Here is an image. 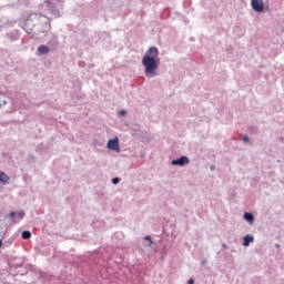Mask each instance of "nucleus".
I'll use <instances>...</instances> for the list:
<instances>
[{
    "label": "nucleus",
    "instance_id": "obj_23",
    "mask_svg": "<svg viewBox=\"0 0 284 284\" xmlns=\"http://www.w3.org/2000/svg\"><path fill=\"white\" fill-rule=\"evenodd\" d=\"M187 283L189 284H194V278H190Z\"/></svg>",
    "mask_w": 284,
    "mask_h": 284
},
{
    "label": "nucleus",
    "instance_id": "obj_29",
    "mask_svg": "<svg viewBox=\"0 0 284 284\" xmlns=\"http://www.w3.org/2000/svg\"><path fill=\"white\" fill-rule=\"evenodd\" d=\"M254 132H256V128H253Z\"/></svg>",
    "mask_w": 284,
    "mask_h": 284
},
{
    "label": "nucleus",
    "instance_id": "obj_6",
    "mask_svg": "<svg viewBox=\"0 0 284 284\" xmlns=\"http://www.w3.org/2000/svg\"><path fill=\"white\" fill-rule=\"evenodd\" d=\"M51 52H54V50H57V48H59V40L57 39V37H52L49 41H48V45Z\"/></svg>",
    "mask_w": 284,
    "mask_h": 284
},
{
    "label": "nucleus",
    "instance_id": "obj_1",
    "mask_svg": "<svg viewBox=\"0 0 284 284\" xmlns=\"http://www.w3.org/2000/svg\"><path fill=\"white\" fill-rule=\"evenodd\" d=\"M142 65L144 67V74L148 79H154L159 73V65H161V59L159 58V48L151 47L142 58Z\"/></svg>",
    "mask_w": 284,
    "mask_h": 284
},
{
    "label": "nucleus",
    "instance_id": "obj_28",
    "mask_svg": "<svg viewBox=\"0 0 284 284\" xmlns=\"http://www.w3.org/2000/svg\"><path fill=\"white\" fill-rule=\"evenodd\" d=\"M275 246H276V247H281V245H278V244H276Z\"/></svg>",
    "mask_w": 284,
    "mask_h": 284
},
{
    "label": "nucleus",
    "instance_id": "obj_21",
    "mask_svg": "<svg viewBox=\"0 0 284 284\" xmlns=\"http://www.w3.org/2000/svg\"><path fill=\"white\" fill-rule=\"evenodd\" d=\"M210 170H211V172H214V171L216 170V166L211 165V166H210Z\"/></svg>",
    "mask_w": 284,
    "mask_h": 284
},
{
    "label": "nucleus",
    "instance_id": "obj_13",
    "mask_svg": "<svg viewBox=\"0 0 284 284\" xmlns=\"http://www.w3.org/2000/svg\"><path fill=\"white\" fill-rule=\"evenodd\" d=\"M16 214H17L18 219H20V220L26 219V212H23V211H20V212L16 213Z\"/></svg>",
    "mask_w": 284,
    "mask_h": 284
},
{
    "label": "nucleus",
    "instance_id": "obj_9",
    "mask_svg": "<svg viewBox=\"0 0 284 284\" xmlns=\"http://www.w3.org/2000/svg\"><path fill=\"white\" fill-rule=\"evenodd\" d=\"M243 219L250 223V225L254 224V214L250 213V212H245L243 215Z\"/></svg>",
    "mask_w": 284,
    "mask_h": 284
},
{
    "label": "nucleus",
    "instance_id": "obj_25",
    "mask_svg": "<svg viewBox=\"0 0 284 284\" xmlns=\"http://www.w3.org/2000/svg\"><path fill=\"white\" fill-rule=\"evenodd\" d=\"M145 139H146V141H151V138H150V135H148Z\"/></svg>",
    "mask_w": 284,
    "mask_h": 284
},
{
    "label": "nucleus",
    "instance_id": "obj_27",
    "mask_svg": "<svg viewBox=\"0 0 284 284\" xmlns=\"http://www.w3.org/2000/svg\"><path fill=\"white\" fill-rule=\"evenodd\" d=\"M48 30H50V27H47V28H45V31H47V32H48Z\"/></svg>",
    "mask_w": 284,
    "mask_h": 284
},
{
    "label": "nucleus",
    "instance_id": "obj_18",
    "mask_svg": "<svg viewBox=\"0 0 284 284\" xmlns=\"http://www.w3.org/2000/svg\"><path fill=\"white\" fill-rule=\"evenodd\" d=\"M242 141H244V143H250V138L247 135H244L242 138Z\"/></svg>",
    "mask_w": 284,
    "mask_h": 284
},
{
    "label": "nucleus",
    "instance_id": "obj_20",
    "mask_svg": "<svg viewBox=\"0 0 284 284\" xmlns=\"http://www.w3.org/2000/svg\"><path fill=\"white\" fill-rule=\"evenodd\" d=\"M223 250H227V244L222 243V252H223Z\"/></svg>",
    "mask_w": 284,
    "mask_h": 284
},
{
    "label": "nucleus",
    "instance_id": "obj_10",
    "mask_svg": "<svg viewBox=\"0 0 284 284\" xmlns=\"http://www.w3.org/2000/svg\"><path fill=\"white\" fill-rule=\"evenodd\" d=\"M48 52H52L48 45L41 44L40 47H38L39 54H48Z\"/></svg>",
    "mask_w": 284,
    "mask_h": 284
},
{
    "label": "nucleus",
    "instance_id": "obj_24",
    "mask_svg": "<svg viewBox=\"0 0 284 284\" xmlns=\"http://www.w3.org/2000/svg\"><path fill=\"white\" fill-rule=\"evenodd\" d=\"M207 263V260H203L202 262H201V265H205Z\"/></svg>",
    "mask_w": 284,
    "mask_h": 284
},
{
    "label": "nucleus",
    "instance_id": "obj_22",
    "mask_svg": "<svg viewBox=\"0 0 284 284\" xmlns=\"http://www.w3.org/2000/svg\"><path fill=\"white\" fill-rule=\"evenodd\" d=\"M38 150H43V144H38Z\"/></svg>",
    "mask_w": 284,
    "mask_h": 284
},
{
    "label": "nucleus",
    "instance_id": "obj_17",
    "mask_svg": "<svg viewBox=\"0 0 284 284\" xmlns=\"http://www.w3.org/2000/svg\"><path fill=\"white\" fill-rule=\"evenodd\" d=\"M119 114H120L121 116H125V115L128 114V111H125V110H120V111H119Z\"/></svg>",
    "mask_w": 284,
    "mask_h": 284
},
{
    "label": "nucleus",
    "instance_id": "obj_26",
    "mask_svg": "<svg viewBox=\"0 0 284 284\" xmlns=\"http://www.w3.org/2000/svg\"><path fill=\"white\" fill-rule=\"evenodd\" d=\"M3 245V241L2 240H0V247Z\"/></svg>",
    "mask_w": 284,
    "mask_h": 284
},
{
    "label": "nucleus",
    "instance_id": "obj_3",
    "mask_svg": "<svg viewBox=\"0 0 284 284\" xmlns=\"http://www.w3.org/2000/svg\"><path fill=\"white\" fill-rule=\"evenodd\" d=\"M266 3H268V0H266ZM251 8L254 12H264L265 2L263 0H251Z\"/></svg>",
    "mask_w": 284,
    "mask_h": 284
},
{
    "label": "nucleus",
    "instance_id": "obj_2",
    "mask_svg": "<svg viewBox=\"0 0 284 284\" xmlns=\"http://www.w3.org/2000/svg\"><path fill=\"white\" fill-rule=\"evenodd\" d=\"M49 10L53 17H61V10H63V2L57 0L54 2L45 1Z\"/></svg>",
    "mask_w": 284,
    "mask_h": 284
},
{
    "label": "nucleus",
    "instance_id": "obj_15",
    "mask_svg": "<svg viewBox=\"0 0 284 284\" xmlns=\"http://www.w3.org/2000/svg\"><path fill=\"white\" fill-rule=\"evenodd\" d=\"M16 216H17V212L11 211V212L9 213V219H14Z\"/></svg>",
    "mask_w": 284,
    "mask_h": 284
},
{
    "label": "nucleus",
    "instance_id": "obj_4",
    "mask_svg": "<svg viewBox=\"0 0 284 284\" xmlns=\"http://www.w3.org/2000/svg\"><path fill=\"white\" fill-rule=\"evenodd\" d=\"M108 150H111L112 152H121V145L119 144V138L110 139L106 143Z\"/></svg>",
    "mask_w": 284,
    "mask_h": 284
},
{
    "label": "nucleus",
    "instance_id": "obj_11",
    "mask_svg": "<svg viewBox=\"0 0 284 284\" xmlns=\"http://www.w3.org/2000/svg\"><path fill=\"white\" fill-rule=\"evenodd\" d=\"M143 241H148V243L144 244V247H152V245H154V241H152V236L150 235H145L143 237Z\"/></svg>",
    "mask_w": 284,
    "mask_h": 284
},
{
    "label": "nucleus",
    "instance_id": "obj_12",
    "mask_svg": "<svg viewBox=\"0 0 284 284\" xmlns=\"http://www.w3.org/2000/svg\"><path fill=\"white\" fill-rule=\"evenodd\" d=\"M21 237L23 239V241H29V239H32V233L30 231H23L21 233Z\"/></svg>",
    "mask_w": 284,
    "mask_h": 284
},
{
    "label": "nucleus",
    "instance_id": "obj_7",
    "mask_svg": "<svg viewBox=\"0 0 284 284\" xmlns=\"http://www.w3.org/2000/svg\"><path fill=\"white\" fill-rule=\"evenodd\" d=\"M254 243V235L247 234L243 237V246L250 247V244Z\"/></svg>",
    "mask_w": 284,
    "mask_h": 284
},
{
    "label": "nucleus",
    "instance_id": "obj_19",
    "mask_svg": "<svg viewBox=\"0 0 284 284\" xmlns=\"http://www.w3.org/2000/svg\"><path fill=\"white\" fill-rule=\"evenodd\" d=\"M2 105H8V101L3 100L2 102H0V109L2 108Z\"/></svg>",
    "mask_w": 284,
    "mask_h": 284
},
{
    "label": "nucleus",
    "instance_id": "obj_16",
    "mask_svg": "<svg viewBox=\"0 0 284 284\" xmlns=\"http://www.w3.org/2000/svg\"><path fill=\"white\" fill-rule=\"evenodd\" d=\"M172 246L170 244H164L163 252H168Z\"/></svg>",
    "mask_w": 284,
    "mask_h": 284
},
{
    "label": "nucleus",
    "instance_id": "obj_5",
    "mask_svg": "<svg viewBox=\"0 0 284 284\" xmlns=\"http://www.w3.org/2000/svg\"><path fill=\"white\" fill-rule=\"evenodd\" d=\"M189 163H190V158H187L186 155H181L180 158L171 161V164L179 165L180 168H183Z\"/></svg>",
    "mask_w": 284,
    "mask_h": 284
},
{
    "label": "nucleus",
    "instance_id": "obj_14",
    "mask_svg": "<svg viewBox=\"0 0 284 284\" xmlns=\"http://www.w3.org/2000/svg\"><path fill=\"white\" fill-rule=\"evenodd\" d=\"M119 183H121V179L120 178H113L112 179V184L113 185H119Z\"/></svg>",
    "mask_w": 284,
    "mask_h": 284
},
{
    "label": "nucleus",
    "instance_id": "obj_8",
    "mask_svg": "<svg viewBox=\"0 0 284 284\" xmlns=\"http://www.w3.org/2000/svg\"><path fill=\"white\" fill-rule=\"evenodd\" d=\"M0 183H3V185H8V183H10V176H8L6 172L0 171Z\"/></svg>",
    "mask_w": 284,
    "mask_h": 284
}]
</instances>
